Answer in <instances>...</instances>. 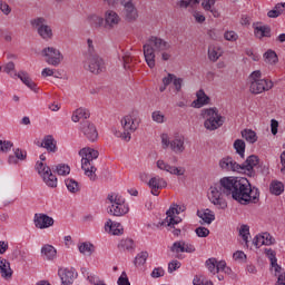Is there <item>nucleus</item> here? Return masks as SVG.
Listing matches in <instances>:
<instances>
[{"label": "nucleus", "mask_w": 285, "mask_h": 285, "mask_svg": "<svg viewBox=\"0 0 285 285\" xmlns=\"http://www.w3.org/2000/svg\"><path fill=\"white\" fill-rule=\"evenodd\" d=\"M216 273H230L228 266H226V261H220L216 263Z\"/></svg>", "instance_id": "obj_46"}, {"label": "nucleus", "mask_w": 285, "mask_h": 285, "mask_svg": "<svg viewBox=\"0 0 285 285\" xmlns=\"http://www.w3.org/2000/svg\"><path fill=\"white\" fill-rule=\"evenodd\" d=\"M75 112L78 114L81 119L90 118V111L86 108H78Z\"/></svg>", "instance_id": "obj_54"}, {"label": "nucleus", "mask_w": 285, "mask_h": 285, "mask_svg": "<svg viewBox=\"0 0 285 285\" xmlns=\"http://www.w3.org/2000/svg\"><path fill=\"white\" fill-rule=\"evenodd\" d=\"M174 87L176 89V92H180L181 91V86H184V79L181 78H177V76H175L174 80H173Z\"/></svg>", "instance_id": "obj_58"}, {"label": "nucleus", "mask_w": 285, "mask_h": 285, "mask_svg": "<svg viewBox=\"0 0 285 285\" xmlns=\"http://www.w3.org/2000/svg\"><path fill=\"white\" fill-rule=\"evenodd\" d=\"M80 130L88 141H97V139H99L97 127L88 120L81 122Z\"/></svg>", "instance_id": "obj_14"}, {"label": "nucleus", "mask_w": 285, "mask_h": 285, "mask_svg": "<svg viewBox=\"0 0 285 285\" xmlns=\"http://www.w3.org/2000/svg\"><path fill=\"white\" fill-rule=\"evenodd\" d=\"M118 249L120 253H132L135 250V240L132 238H122L118 243Z\"/></svg>", "instance_id": "obj_28"}, {"label": "nucleus", "mask_w": 285, "mask_h": 285, "mask_svg": "<svg viewBox=\"0 0 285 285\" xmlns=\"http://www.w3.org/2000/svg\"><path fill=\"white\" fill-rule=\"evenodd\" d=\"M194 285H206V282H204V276H195L193 279Z\"/></svg>", "instance_id": "obj_64"}, {"label": "nucleus", "mask_w": 285, "mask_h": 285, "mask_svg": "<svg viewBox=\"0 0 285 285\" xmlns=\"http://www.w3.org/2000/svg\"><path fill=\"white\" fill-rule=\"evenodd\" d=\"M14 75L16 77H18L19 80L22 81V83H24V86H27V88H29L33 92H38L39 89L37 88V83L32 81V78H30V75L27 71H19Z\"/></svg>", "instance_id": "obj_21"}, {"label": "nucleus", "mask_w": 285, "mask_h": 285, "mask_svg": "<svg viewBox=\"0 0 285 285\" xmlns=\"http://www.w3.org/2000/svg\"><path fill=\"white\" fill-rule=\"evenodd\" d=\"M89 22L95 27V28H101L104 26V18L99 17L97 14L90 16L89 17Z\"/></svg>", "instance_id": "obj_42"}, {"label": "nucleus", "mask_w": 285, "mask_h": 285, "mask_svg": "<svg viewBox=\"0 0 285 285\" xmlns=\"http://www.w3.org/2000/svg\"><path fill=\"white\" fill-rule=\"evenodd\" d=\"M243 139L247 140L249 144H255L257 141V134L252 129H244L242 131Z\"/></svg>", "instance_id": "obj_37"}, {"label": "nucleus", "mask_w": 285, "mask_h": 285, "mask_svg": "<svg viewBox=\"0 0 285 285\" xmlns=\"http://www.w3.org/2000/svg\"><path fill=\"white\" fill-rule=\"evenodd\" d=\"M216 0H203L202 7L204 10L212 12L214 17H219V13L217 12V9L214 8Z\"/></svg>", "instance_id": "obj_35"}, {"label": "nucleus", "mask_w": 285, "mask_h": 285, "mask_svg": "<svg viewBox=\"0 0 285 285\" xmlns=\"http://www.w3.org/2000/svg\"><path fill=\"white\" fill-rule=\"evenodd\" d=\"M234 148L237 155H239L240 159H244V154L246 153V142L242 139H236L234 141Z\"/></svg>", "instance_id": "obj_36"}, {"label": "nucleus", "mask_w": 285, "mask_h": 285, "mask_svg": "<svg viewBox=\"0 0 285 285\" xmlns=\"http://www.w3.org/2000/svg\"><path fill=\"white\" fill-rule=\"evenodd\" d=\"M151 119L156 124H164V121H166V116H164V114H161V111H154L151 114Z\"/></svg>", "instance_id": "obj_47"}, {"label": "nucleus", "mask_w": 285, "mask_h": 285, "mask_svg": "<svg viewBox=\"0 0 285 285\" xmlns=\"http://www.w3.org/2000/svg\"><path fill=\"white\" fill-rule=\"evenodd\" d=\"M173 46L170 42L157 37L151 36L147 43L142 46V52L145 57V61L149 68H155L156 61H155V50L156 52H166V50H170Z\"/></svg>", "instance_id": "obj_3"}, {"label": "nucleus", "mask_w": 285, "mask_h": 285, "mask_svg": "<svg viewBox=\"0 0 285 285\" xmlns=\"http://www.w3.org/2000/svg\"><path fill=\"white\" fill-rule=\"evenodd\" d=\"M206 266L210 273H217V258L207 259Z\"/></svg>", "instance_id": "obj_48"}, {"label": "nucleus", "mask_w": 285, "mask_h": 285, "mask_svg": "<svg viewBox=\"0 0 285 285\" xmlns=\"http://www.w3.org/2000/svg\"><path fill=\"white\" fill-rule=\"evenodd\" d=\"M79 156L81 157V168L86 177H88L90 181H97V167H95L92 160L99 157V151L87 147L80 149Z\"/></svg>", "instance_id": "obj_5"}, {"label": "nucleus", "mask_w": 285, "mask_h": 285, "mask_svg": "<svg viewBox=\"0 0 285 285\" xmlns=\"http://www.w3.org/2000/svg\"><path fill=\"white\" fill-rule=\"evenodd\" d=\"M265 255L268 257L271 264H275L277 262V257L275 256V250L273 249H265Z\"/></svg>", "instance_id": "obj_60"}, {"label": "nucleus", "mask_w": 285, "mask_h": 285, "mask_svg": "<svg viewBox=\"0 0 285 285\" xmlns=\"http://www.w3.org/2000/svg\"><path fill=\"white\" fill-rule=\"evenodd\" d=\"M105 230H109L111 235H124V227L120 223H114L112 219H108L105 224Z\"/></svg>", "instance_id": "obj_27"}, {"label": "nucleus", "mask_w": 285, "mask_h": 285, "mask_svg": "<svg viewBox=\"0 0 285 285\" xmlns=\"http://www.w3.org/2000/svg\"><path fill=\"white\" fill-rule=\"evenodd\" d=\"M58 275L62 285H71L77 278V274L72 268H61L58 271Z\"/></svg>", "instance_id": "obj_19"}, {"label": "nucleus", "mask_w": 285, "mask_h": 285, "mask_svg": "<svg viewBox=\"0 0 285 285\" xmlns=\"http://www.w3.org/2000/svg\"><path fill=\"white\" fill-rule=\"evenodd\" d=\"M119 14L112 10H108L105 13V26L106 28H115L119 23Z\"/></svg>", "instance_id": "obj_25"}, {"label": "nucleus", "mask_w": 285, "mask_h": 285, "mask_svg": "<svg viewBox=\"0 0 285 285\" xmlns=\"http://www.w3.org/2000/svg\"><path fill=\"white\" fill-rule=\"evenodd\" d=\"M12 268L10 267V262L8 259H0V275L2 279H12Z\"/></svg>", "instance_id": "obj_23"}, {"label": "nucleus", "mask_w": 285, "mask_h": 285, "mask_svg": "<svg viewBox=\"0 0 285 285\" xmlns=\"http://www.w3.org/2000/svg\"><path fill=\"white\" fill-rule=\"evenodd\" d=\"M196 97L197 99L191 102L193 108H203V106L208 105V101H210V98L202 89L197 91Z\"/></svg>", "instance_id": "obj_26"}, {"label": "nucleus", "mask_w": 285, "mask_h": 285, "mask_svg": "<svg viewBox=\"0 0 285 285\" xmlns=\"http://www.w3.org/2000/svg\"><path fill=\"white\" fill-rule=\"evenodd\" d=\"M219 167L222 170L240 173L242 175H246L252 179H257L259 175L268 174V168H266V166L262 167V165H259V157L256 155L248 156L246 160L240 165L233 158L225 157L219 160Z\"/></svg>", "instance_id": "obj_2"}, {"label": "nucleus", "mask_w": 285, "mask_h": 285, "mask_svg": "<svg viewBox=\"0 0 285 285\" xmlns=\"http://www.w3.org/2000/svg\"><path fill=\"white\" fill-rule=\"evenodd\" d=\"M106 204H108V215H112L114 217H124V215H128L130 212L128 204H126V198L117 193L108 194Z\"/></svg>", "instance_id": "obj_6"}, {"label": "nucleus", "mask_w": 285, "mask_h": 285, "mask_svg": "<svg viewBox=\"0 0 285 285\" xmlns=\"http://www.w3.org/2000/svg\"><path fill=\"white\" fill-rule=\"evenodd\" d=\"M147 259H148V252H140L135 257L134 264H135V266H144V264H146Z\"/></svg>", "instance_id": "obj_39"}, {"label": "nucleus", "mask_w": 285, "mask_h": 285, "mask_svg": "<svg viewBox=\"0 0 285 285\" xmlns=\"http://www.w3.org/2000/svg\"><path fill=\"white\" fill-rule=\"evenodd\" d=\"M264 57L267 63H277V53H275V51L268 50L265 52Z\"/></svg>", "instance_id": "obj_45"}, {"label": "nucleus", "mask_w": 285, "mask_h": 285, "mask_svg": "<svg viewBox=\"0 0 285 285\" xmlns=\"http://www.w3.org/2000/svg\"><path fill=\"white\" fill-rule=\"evenodd\" d=\"M165 271H164V268H161V267H155L154 269H153V272H151V277L154 278V279H157L158 277H164V275H165Z\"/></svg>", "instance_id": "obj_53"}, {"label": "nucleus", "mask_w": 285, "mask_h": 285, "mask_svg": "<svg viewBox=\"0 0 285 285\" xmlns=\"http://www.w3.org/2000/svg\"><path fill=\"white\" fill-rule=\"evenodd\" d=\"M163 148H170L176 155H181L186 150L184 136H175L173 140L168 137V134L161 135Z\"/></svg>", "instance_id": "obj_10"}, {"label": "nucleus", "mask_w": 285, "mask_h": 285, "mask_svg": "<svg viewBox=\"0 0 285 285\" xmlns=\"http://www.w3.org/2000/svg\"><path fill=\"white\" fill-rule=\"evenodd\" d=\"M42 57L46 58V62L49 66H57L61 65V61H63V55L61 51L55 47H47L42 50Z\"/></svg>", "instance_id": "obj_13"}, {"label": "nucleus", "mask_w": 285, "mask_h": 285, "mask_svg": "<svg viewBox=\"0 0 285 285\" xmlns=\"http://www.w3.org/2000/svg\"><path fill=\"white\" fill-rule=\"evenodd\" d=\"M13 155L14 156H9V164H19V160L26 161V158L28 157V153L19 148L13 150Z\"/></svg>", "instance_id": "obj_31"}, {"label": "nucleus", "mask_w": 285, "mask_h": 285, "mask_svg": "<svg viewBox=\"0 0 285 285\" xmlns=\"http://www.w3.org/2000/svg\"><path fill=\"white\" fill-rule=\"evenodd\" d=\"M66 187L69 190V193H79L80 188H79V183L72 178H67L65 180Z\"/></svg>", "instance_id": "obj_38"}, {"label": "nucleus", "mask_w": 285, "mask_h": 285, "mask_svg": "<svg viewBox=\"0 0 285 285\" xmlns=\"http://www.w3.org/2000/svg\"><path fill=\"white\" fill-rule=\"evenodd\" d=\"M226 197H232L238 204L248 206V204L259 202V189L253 187L250 181L244 177H223L210 186L208 199L218 210H226L228 208Z\"/></svg>", "instance_id": "obj_1"}, {"label": "nucleus", "mask_w": 285, "mask_h": 285, "mask_svg": "<svg viewBox=\"0 0 285 285\" xmlns=\"http://www.w3.org/2000/svg\"><path fill=\"white\" fill-rule=\"evenodd\" d=\"M122 61H124L125 70H128V68H130V63H132V61H134L132 56L130 55V52H126L122 56Z\"/></svg>", "instance_id": "obj_49"}, {"label": "nucleus", "mask_w": 285, "mask_h": 285, "mask_svg": "<svg viewBox=\"0 0 285 285\" xmlns=\"http://www.w3.org/2000/svg\"><path fill=\"white\" fill-rule=\"evenodd\" d=\"M78 249L81 255H86L87 257H90L92 253H95V245L88 242L80 243L78 245Z\"/></svg>", "instance_id": "obj_32"}, {"label": "nucleus", "mask_w": 285, "mask_h": 285, "mask_svg": "<svg viewBox=\"0 0 285 285\" xmlns=\"http://www.w3.org/2000/svg\"><path fill=\"white\" fill-rule=\"evenodd\" d=\"M254 35L257 39H264V37H271V27L263 26L262 23L257 22L253 24Z\"/></svg>", "instance_id": "obj_24"}, {"label": "nucleus", "mask_w": 285, "mask_h": 285, "mask_svg": "<svg viewBox=\"0 0 285 285\" xmlns=\"http://www.w3.org/2000/svg\"><path fill=\"white\" fill-rule=\"evenodd\" d=\"M88 50L85 55V60L82 66L85 70L92 72L94 75H99L106 70V62H104V58H100L97 51L95 50V45H92V40L88 39Z\"/></svg>", "instance_id": "obj_4"}, {"label": "nucleus", "mask_w": 285, "mask_h": 285, "mask_svg": "<svg viewBox=\"0 0 285 285\" xmlns=\"http://www.w3.org/2000/svg\"><path fill=\"white\" fill-rule=\"evenodd\" d=\"M200 116L205 119L204 128L210 132L222 128L226 121V118L219 114L217 107L203 109Z\"/></svg>", "instance_id": "obj_7"}, {"label": "nucleus", "mask_w": 285, "mask_h": 285, "mask_svg": "<svg viewBox=\"0 0 285 285\" xmlns=\"http://www.w3.org/2000/svg\"><path fill=\"white\" fill-rule=\"evenodd\" d=\"M186 210L185 206H179L177 204H173L167 210V217L158 223V226H166L167 228H173V226H177L181 222V218L176 217L175 215H179Z\"/></svg>", "instance_id": "obj_9"}, {"label": "nucleus", "mask_w": 285, "mask_h": 285, "mask_svg": "<svg viewBox=\"0 0 285 285\" xmlns=\"http://www.w3.org/2000/svg\"><path fill=\"white\" fill-rule=\"evenodd\" d=\"M156 166L159 168V170H165L166 173H169L170 175H177L178 177H181V175L186 173L184 168L170 166L168 163L161 159L157 160Z\"/></svg>", "instance_id": "obj_18"}, {"label": "nucleus", "mask_w": 285, "mask_h": 285, "mask_svg": "<svg viewBox=\"0 0 285 285\" xmlns=\"http://www.w3.org/2000/svg\"><path fill=\"white\" fill-rule=\"evenodd\" d=\"M224 38L226 39V41H237V39H239V36H237L235 31H227L225 32Z\"/></svg>", "instance_id": "obj_56"}, {"label": "nucleus", "mask_w": 285, "mask_h": 285, "mask_svg": "<svg viewBox=\"0 0 285 285\" xmlns=\"http://www.w3.org/2000/svg\"><path fill=\"white\" fill-rule=\"evenodd\" d=\"M175 79V73H168L167 77L163 78V83L165 87L170 86Z\"/></svg>", "instance_id": "obj_62"}, {"label": "nucleus", "mask_w": 285, "mask_h": 285, "mask_svg": "<svg viewBox=\"0 0 285 285\" xmlns=\"http://www.w3.org/2000/svg\"><path fill=\"white\" fill-rule=\"evenodd\" d=\"M178 268H181V263L179 261H171L168 264V273H175Z\"/></svg>", "instance_id": "obj_51"}, {"label": "nucleus", "mask_w": 285, "mask_h": 285, "mask_svg": "<svg viewBox=\"0 0 285 285\" xmlns=\"http://www.w3.org/2000/svg\"><path fill=\"white\" fill-rule=\"evenodd\" d=\"M170 252L175 253L176 255H179V253H184V240L175 242L170 247Z\"/></svg>", "instance_id": "obj_41"}, {"label": "nucleus", "mask_w": 285, "mask_h": 285, "mask_svg": "<svg viewBox=\"0 0 285 285\" xmlns=\"http://www.w3.org/2000/svg\"><path fill=\"white\" fill-rule=\"evenodd\" d=\"M195 233H196L197 237H208V235H210V229L200 226L195 229Z\"/></svg>", "instance_id": "obj_50"}, {"label": "nucleus", "mask_w": 285, "mask_h": 285, "mask_svg": "<svg viewBox=\"0 0 285 285\" xmlns=\"http://www.w3.org/2000/svg\"><path fill=\"white\" fill-rule=\"evenodd\" d=\"M41 255L48 262H53V259H57V248L50 244H46L41 247Z\"/></svg>", "instance_id": "obj_22"}, {"label": "nucleus", "mask_w": 285, "mask_h": 285, "mask_svg": "<svg viewBox=\"0 0 285 285\" xmlns=\"http://www.w3.org/2000/svg\"><path fill=\"white\" fill-rule=\"evenodd\" d=\"M56 173L58 175H61L62 177H66V175H70V166L66 164H60L56 166Z\"/></svg>", "instance_id": "obj_40"}, {"label": "nucleus", "mask_w": 285, "mask_h": 285, "mask_svg": "<svg viewBox=\"0 0 285 285\" xmlns=\"http://www.w3.org/2000/svg\"><path fill=\"white\" fill-rule=\"evenodd\" d=\"M239 235L243 237V242L248 244V235H250V227L248 225H242L239 229Z\"/></svg>", "instance_id": "obj_43"}, {"label": "nucleus", "mask_w": 285, "mask_h": 285, "mask_svg": "<svg viewBox=\"0 0 285 285\" xmlns=\"http://www.w3.org/2000/svg\"><path fill=\"white\" fill-rule=\"evenodd\" d=\"M12 148V142L10 140H0V150L2 153H8Z\"/></svg>", "instance_id": "obj_52"}, {"label": "nucleus", "mask_w": 285, "mask_h": 285, "mask_svg": "<svg viewBox=\"0 0 285 285\" xmlns=\"http://www.w3.org/2000/svg\"><path fill=\"white\" fill-rule=\"evenodd\" d=\"M147 185L149 186V188H151V195L158 197L159 190H161V188H166L168 186V183H166L164 178L155 176L148 180Z\"/></svg>", "instance_id": "obj_17"}, {"label": "nucleus", "mask_w": 285, "mask_h": 285, "mask_svg": "<svg viewBox=\"0 0 285 285\" xmlns=\"http://www.w3.org/2000/svg\"><path fill=\"white\" fill-rule=\"evenodd\" d=\"M3 72L10 75V72H14L16 65L12 61H9L2 66Z\"/></svg>", "instance_id": "obj_57"}, {"label": "nucleus", "mask_w": 285, "mask_h": 285, "mask_svg": "<svg viewBox=\"0 0 285 285\" xmlns=\"http://www.w3.org/2000/svg\"><path fill=\"white\" fill-rule=\"evenodd\" d=\"M32 28L37 30L39 37L48 41V39H52V28L46 24L45 18H36L30 21Z\"/></svg>", "instance_id": "obj_12"}, {"label": "nucleus", "mask_w": 285, "mask_h": 285, "mask_svg": "<svg viewBox=\"0 0 285 285\" xmlns=\"http://www.w3.org/2000/svg\"><path fill=\"white\" fill-rule=\"evenodd\" d=\"M253 81H262V71L261 70H256L250 73L249 82L253 83Z\"/></svg>", "instance_id": "obj_59"}, {"label": "nucleus", "mask_w": 285, "mask_h": 285, "mask_svg": "<svg viewBox=\"0 0 285 285\" xmlns=\"http://www.w3.org/2000/svg\"><path fill=\"white\" fill-rule=\"evenodd\" d=\"M118 285H130V281L128 279V274L126 272H122L120 277L117 281Z\"/></svg>", "instance_id": "obj_55"}, {"label": "nucleus", "mask_w": 285, "mask_h": 285, "mask_svg": "<svg viewBox=\"0 0 285 285\" xmlns=\"http://www.w3.org/2000/svg\"><path fill=\"white\" fill-rule=\"evenodd\" d=\"M42 148H46L49 153H57V141H55V137L52 135H48L43 138Z\"/></svg>", "instance_id": "obj_30"}, {"label": "nucleus", "mask_w": 285, "mask_h": 285, "mask_svg": "<svg viewBox=\"0 0 285 285\" xmlns=\"http://www.w3.org/2000/svg\"><path fill=\"white\" fill-rule=\"evenodd\" d=\"M87 279L89 282V284H99V282H102L101 278H99V276L95 275V274H90L87 276Z\"/></svg>", "instance_id": "obj_63"}, {"label": "nucleus", "mask_w": 285, "mask_h": 285, "mask_svg": "<svg viewBox=\"0 0 285 285\" xmlns=\"http://www.w3.org/2000/svg\"><path fill=\"white\" fill-rule=\"evenodd\" d=\"M269 190L272 195H281L284 193V183L279 180H274L271 183Z\"/></svg>", "instance_id": "obj_34"}, {"label": "nucleus", "mask_w": 285, "mask_h": 285, "mask_svg": "<svg viewBox=\"0 0 285 285\" xmlns=\"http://www.w3.org/2000/svg\"><path fill=\"white\" fill-rule=\"evenodd\" d=\"M0 10L1 12H3V14H10V12H12V9L10 8V6L3 1H0Z\"/></svg>", "instance_id": "obj_61"}, {"label": "nucleus", "mask_w": 285, "mask_h": 285, "mask_svg": "<svg viewBox=\"0 0 285 285\" xmlns=\"http://www.w3.org/2000/svg\"><path fill=\"white\" fill-rule=\"evenodd\" d=\"M120 122L124 131H114V134L116 137L124 139V141H129L131 139L130 134L135 132V130L139 128V121H136L135 119H132V116L128 115L125 116Z\"/></svg>", "instance_id": "obj_8"}, {"label": "nucleus", "mask_w": 285, "mask_h": 285, "mask_svg": "<svg viewBox=\"0 0 285 285\" xmlns=\"http://www.w3.org/2000/svg\"><path fill=\"white\" fill-rule=\"evenodd\" d=\"M197 216L203 219L204 224H210L215 219V213L210 209L204 212H197Z\"/></svg>", "instance_id": "obj_33"}, {"label": "nucleus", "mask_w": 285, "mask_h": 285, "mask_svg": "<svg viewBox=\"0 0 285 285\" xmlns=\"http://www.w3.org/2000/svg\"><path fill=\"white\" fill-rule=\"evenodd\" d=\"M36 170L42 177L45 184L49 186V188H57V176L53 175L50 167H48L42 161H38L36 164Z\"/></svg>", "instance_id": "obj_11"}, {"label": "nucleus", "mask_w": 285, "mask_h": 285, "mask_svg": "<svg viewBox=\"0 0 285 285\" xmlns=\"http://www.w3.org/2000/svg\"><path fill=\"white\" fill-rule=\"evenodd\" d=\"M259 239H262V244H265V246H271L272 244H275V238L271 236L268 233L261 234Z\"/></svg>", "instance_id": "obj_44"}, {"label": "nucleus", "mask_w": 285, "mask_h": 285, "mask_svg": "<svg viewBox=\"0 0 285 285\" xmlns=\"http://www.w3.org/2000/svg\"><path fill=\"white\" fill-rule=\"evenodd\" d=\"M273 88V81H268L266 79L255 80L250 82L249 90L253 95H262V92H266V90H271Z\"/></svg>", "instance_id": "obj_16"}, {"label": "nucleus", "mask_w": 285, "mask_h": 285, "mask_svg": "<svg viewBox=\"0 0 285 285\" xmlns=\"http://www.w3.org/2000/svg\"><path fill=\"white\" fill-rule=\"evenodd\" d=\"M33 224L36 228L45 230V228H50V226H55V218L48 216L47 214H35Z\"/></svg>", "instance_id": "obj_15"}, {"label": "nucleus", "mask_w": 285, "mask_h": 285, "mask_svg": "<svg viewBox=\"0 0 285 285\" xmlns=\"http://www.w3.org/2000/svg\"><path fill=\"white\" fill-rule=\"evenodd\" d=\"M121 6H124V14L127 21H135L137 17H139V13H137V8H135L132 1L121 2Z\"/></svg>", "instance_id": "obj_20"}, {"label": "nucleus", "mask_w": 285, "mask_h": 285, "mask_svg": "<svg viewBox=\"0 0 285 285\" xmlns=\"http://www.w3.org/2000/svg\"><path fill=\"white\" fill-rule=\"evenodd\" d=\"M208 59L209 61H213L215 63V61H217L219 59V57H222V55H224V51L222 50V47L217 46V45H210L208 47Z\"/></svg>", "instance_id": "obj_29"}]
</instances>
